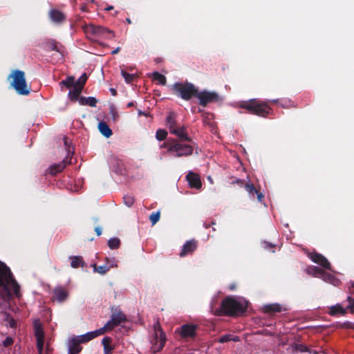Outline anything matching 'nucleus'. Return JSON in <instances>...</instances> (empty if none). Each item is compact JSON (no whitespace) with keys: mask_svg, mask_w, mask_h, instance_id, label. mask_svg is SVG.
Masks as SVG:
<instances>
[{"mask_svg":"<svg viewBox=\"0 0 354 354\" xmlns=\"http://www.w3.org/2000/svg\"><path fill=\"white\" fill-rule=\"evenodd\" d=\"M87 79H88V76H87L86 73H83L77 81L75 80V86L78 87V88H81L82 90H83Z\"/></svg>","mask_w":354,"mask_h":354,"instance_id":"e433bc0d","label":"nucleus"},{"mask_svg":"<svg viewBox=\"0 0 354 354\" xmlns=\"http://www.w3.org/2000/svg\"><path fill=\"white\" fill-rule=\"evenodd\" d=\"M231 184H237L240 187H244L245 189L248 192L250 198L252 199L255 198V195H257V198L259 201H261L264 198L263 194L260 191L257 189L252 183H245L243 180L232 178Z\"/></svg>","mask_w":354,"mask_h":354,"instance_id":"1a4fd4ad","label":"nucleus"},{"mask_svg":"<svg viewBox=\"0 0 354 354\" xmlns=\"http://www.w3.org/2000/svg\"><path fill=\"white\" fill-rule=\"evenodd\" d=\"M126 21H127V22L129 24H131L132 23V22H131V19H129V18H127V19H126Z\"/></svg>","mask_w":354,"mask_h":354,"instance_id":"69168bd1","label":"nucleus"},{"mask_svg":"<svg viewBox=\"0 0 354 354\" xmlns=\"http://www.w3.org/2000/svg\"><path fill=\"white\" fill-rule=\"evenodd\" d=\"M144 114L141 111H139V115H142Z\"/></svg>","mask_w":354,"mask_h":354,"instance_id":"774afa93","label":"nucleus"},{"mask_svg":"<svg viewBox=\"0 0 354 354\" xmlns=\"http://www.w3.org/2000/svg\"><path fill=\"white\" fill-rule=\"evenodd\" d=\"M170 133L176 136L180 142H193L192 138L188 136L186 132V127L184 125L178 126L176 129H173Z\"/></svg>","mask_w":354,"mask_h":354,"instance_id":"dca6fc26","label":"nucleus"},{"mask_svg":"<svg viewBox=\"0 0 354 354\" xmlns=\"http://www.w3.org/2000/svg\"><path fill=\"white\" fill-rule=\"evenodd\" d=\"M111 260L112 259H110L109 257H106L105 258V263H108L109 265H110L111 263Z\"/></svg>","mask_w":354,"mask_h":354,"instance_id":"680f3d73","label":"nucleus"},{"mask_svg":"<svg viewBox=\"0 0 354 354\" xmlns=\"http://www.w3.org/2000/svg\"><path fill=\"white\" fill-rule=\"evenodd\" d=\"M196 98L198 100V104L203 107H206L208 104L221 102L223 100L218 93L207 90L198 91Z\"/></svg>","mask_w":354,"mask_h":354,"instance_id":"0eeeda50","label":"nucleus"},{"mask_svg":"<svg viewBox=\"0 0 354 354\" xmlns=\"http://www.w3.org/2000/svg\"><path fill=\"white\" fill-rule=\"evenodd\" d=\"M82 344L77 338L72 339L69 342L68 353L69 354H77L82 350L80 346Z\"/></svg>","mask_w":354,"mask_h":354,"instance_id":"393cba45","label":"nucleus"},{"mask_svg":"<svg viewBox=\"0 0 354 354\" xmlns=\"http://www.w3.org/2000/svg\"><path fill=\"white\" fill-rule=\"evenodd\" d=\"M239 107L247 110L251 114L261 117H266L271 111V108L266 102L261 101L256 98L241 102L239 104Z\"/></svg>","mask_w":354,"mask_h":354,"instance_id":"7ed1b4c3","label":"nucleus"},{"mask_svg":"<svg viewBox=\"0 0 354 354\" xmlns=\"http://www.w3.org/2000/svg\"><path fill=\"white\" fill-rule=\"evenodd\" d=\"M160 212L159 211L156 212H153L149 216L150 221L153 225H155L160 220Z\"/></svg>","mask_w":354,"mask_h":354,"instance_id":"a19ab883","label":"nucleus"},{"mask_svg":"<svg viewBox=\"0 0 354 354\" xmlns=\"http://www.w3.org/2000/svg\"><path fill=\"white\" fill-rule=\"evenodd\" d=\"M311 269L314 271L315 276H317V275H322V274L324 272V271L322 269H321V268H318L317 266H313L311 268Z\"/></svg>","mask_w":354,"mask_h":354,"instance_id":"de8ad7c7","label":"nucleus"},{"mask_svg":"<svg viewBox=\"0 0 354 354\" xmlns=\"http://www.w3.org/2000/svg\"><path fill=\"white\" fill-rule=\"evenodd\" d=\"M98 129L100 132L106 138H110L113 134L112 130L104 122H100L98 124Z\"/></svg>","mask_w":354,"mask_h":354,"instance_id":"bb28decb","label":"nucleus"},{"mask_svg":"<svg viewBox=\"0 0 354 354\" xmlns=\"http://www.w3.org/2000/svg\"><path fill=\"white\" fill-rule=\"evenodd\" d=\"M308 257L312 260V261L320 265L324 268L331 270V265L330 262L322 254H319L317 252H312L308 253Z\"/></svg>","mask_w":354,"mask_h":354,"instance_id":"9b49d317","label":"nucleus"},{"mask_svg":"<svg viewBox=\"0 0 354 354\" xmlns=\"http://www.w3.org/2000/svg\"><path fill=\"white\" fill-rule=\"evenodd\" d=\"M50 20L57 24H61L66 20V15L61 10L55 8L51 9L48 12Z\"/></svg>","mask_w":354,"mask_h":354,"instance_id":"f8f14e48","label":"nucleus"},{"mask_svg":"<svg viewBox=\"0 0 354 354\" xmlns=\"http://www.w3.org/2000/svg\"><path fill=\"white\" fill-rule=\"evenodd\" d=\"M123 201L124 203L128 207H131L135 201L134 198L131 195H124Z\"/></svg>","mask_w":354,"mask_h":354,"instance_id":"79ce46f5","label":"nucleus"},{"mask_svg":"<svg viewBox=\"0 0 354 354\" xmlns=\"http://www.w3.org/2000/svg\"><path fill=\"white\" fill-rule=\"evenodd\" d=\"M8 78L12 79L10 85L15 88L17 93L22 95H28L30 93V88L28 87L24 71L15 70L9 75Z\"/></svg>","mask_w":354,"mask_h":354,"instance_id":"39448f33","label":"nucleus"},{"mask_svg":"<svg viewBox=\"0 0 354 354\" xmlns=\"http://www.w3.org/2000/svg\"><path fill=\"white\" fill-rule=\"evenodd\" d=\"M166 126L171 133L173 129H176L178 125L176 121V114L174 112H169L166 118Z\"/></svg>","mask_w":354,"mask_h":354,"instance_id":"b1692460","label":"nucleus"},{"mask_svg":"<svg viewBox=\"0 0 354 354\" xmlns=\"http://www.w3.org/2000/svg\"><path fill=\"white\" fill-rule=\"evenodd\" d=\"M86 33L91 36L103 37L104 38H109L110 36H113V31L100 26H95L90 24L86 28Z\"/></svg>","mask_w":354,"mask_h":354,"instance_id":"9d476101","label":"nucleus"},{"mask_svg":"<svg viewBox=\"0 0 354 354\" xmlns=\"http://www.w3.org/2000/svg\"><path fill=\"white\" fill-rule=\"evenodd\" d=\"M117 324H115V322H111V319L106 322V324L102 327L99 328V332L101 335L104 334L106 331L111 330L113 328H114L115 326H117Z\"/></svg>","mask_w":354,"mask_h":354,"instance_id":"c9c22d12","label":"nucleus"},{"mask_svg":"<svg viewBox=\"0 0 354 354\" xmlns=\"http://www.w3.org/2000/svg\"><path fill=\"white\" fill-rule=\"evenodd\" d=\"M198 242L194 239H192L185 242L183 246V249L179 255L181 257L192 254L197 248Z\"/></svg>","mask_w":354,"mask_h":354,"instance_id":"ddd939ff","label":"nucleus"},{"mask_svg":"<svg viewBox=\"0 0 354 354\" xmlns=\"http://www.w3.org/2000/svg\"><path fill=\"white\" fill-rule=\"evenodd\" d=\"M196 326L194 324H184L180 327V333L182 337H194L196 336Z\"/></svg>","mask_w":354,"mask_h":354,"instance_id":"a211bd4d","label":"nucleus"},{"mask_svg":"<svg viewBox=\"0 0 354 354\" xmlns=\"http://www.w3.org/2000/svg\"><path fill=\"white\" fill-rule=\"evenodd\" d=\"M113 9V6H109L106 10H111Z\"/></svg>","mask_w":354,"mask_h":354,"instance_id":"338daca9","label":"nucleus"},{"mask_svg":"<svg viewBox=\"0 0 354 354\" xmlns=\"http://www.w3.org/2000/svg\"><path fill=\"white\" fill-rule=\"evenodd\" d=\"M152 78L153 80L158 81V83L161 85H165L167 83L166 77L158 71H155L153 73Z\"/></svg>","mask_w":354,"mask_h":354,"instance_id":"f704fd0d","label":"nucleus"},{"mask_svg":"<svg viewBox=\"0 0 354 354\" xmlns=\"http://www.w3.org/2000/svg\"><path fill=\"white\" fill-rule=\"evenodd\" d=\"M41 337L43 338H44V332L42 330V329L39 327H37L35 330V337H36V339H37L38 337Z\"/></svg>","mask_w":354,"mask_h":354,"instance_id":"8fccbe9b","label":"nucleus"},{"mask_svg":"<svg viewBox=\"0 0 354 354\" xmlns=\"http://www.w3.org/2000/svg\"><path fill=\"white\" fill-rule=\"evenodd\" d=\"M193 147L189 144H183V142L174 140V144L169 147V152L173 153L175 157L188 156L193 153Z\"/></svg>","mask_w":354,"mask_h":354,"instance_id":"6e6552de","label":"nucleus"},{"mask_svg":"<svg viewBox=\"0 0 354 354\" xmlns=\"http://www.w3.org/2000/svg\"><path fill=\"white\" fill-rule=\"evenodd\" d=\"M54 299L59 303H63L68 297V292L64 287L57 286L53 290Z\"/></svg>","mask_w":354,"mask_h":354,"instance_id":"4468645a","label":"nucleus"},{"mask_svg":"<svg viewBox=\"0 0 354 354\" xmlns=\"http://www.w3.org/2000/svg\"><path fill=\"white\" fill-rule=\"evenodd\" d=\"M44 344V338L41 336L37 339V348L39 354L42 353Z\"/></svg>","mask_w":354,"mask_h":354,"instance_id":"c03bdc74","label":"nucleus"},{"mask_svg":"<svg viewBox=\"0 0 354 354\" xmlns=\"http://www.w3.org/2000/svg\"><path fill=\"white\" fill-rule=\"evenodd\" d=\"M64 142L65 147L66 148V150L68 151V157L71 153V154L73 153V151H71V143L68 141V138L66 137L64 138Z\"/></svg>","mask_w":354,"mask_h":354,"instance_id":"49530a36","label":"nucleus"},{"mask_svg":"<svg viewBox=\"0 0 354 354\" xmlns=\"http://www.w3.org/2000/svg\"><path fill=\"white\" fill-rule=\"evenodd\" d=\"M347 299L349 303L347 306V308L348 310H350L351 312H353L354 308V299H352L351 297H348Z\"/></svg>","mask_w":354,"mask_h":354,"instance_id":"09e8293b","label":"nucleus"},{"mask_svg":"<svg viewBox=\"0 0 354 354\" xmlns=\"http://www.w3.org/2000/svg\"><path fill=\"white\" fill-rule=\"evenodd\" d=\"M82 90L78 87H73L72 90H71L68 93V96L71 101L75 102L79 100L80 95L81 94Z\"/></svg>","mask_w":354,"mask_h":354,"instance_id":"473e14b6","label":"nucleus"},{"mask_svg":"<svg viewBox=\"0 0 354 354\" xmlns=\"http://www.w3.org/2000/svg\"><path fill=\"white\" fill-rule=\"evenodd\" d=\"M322 277L324 279V280L325 281H330L332 279L334 278V276L331 274H328V273H326V272H324V274H322Z\"/></svg>","mask_w":354,"mask_h":354,"instance_id":"5fc2aeb1","label":"nucleus"},{"mask_svg":"<svg viewBox=\"0 0 354 354\" xmlns=\"http://www.w3.org/2000/svg\"><path fill=\"white\" fill-rule=\"evenodd\" d=\"M134 106V102H130L127 105V107H131V106Z\"/></svg>","mask_w":354,"mask_h":354,"instance_id":"0e129e2a","label":"nucleus"},{"mask_svg":"<svg viewBox=\"0 0 354 354\" xmlns=\"http://www.w3.org/2000/svg\"><path fill=\"white\" fill-rule=\"evenodd\" d=\"M108 245L110 249H118L120 245V240L118 238H111L108 241Z\"/></svg>","mask_w":354,"mask_h":354,"instance_id":"58836bf2","label":"nucleus"},{"mask_svg":"<svg viewBox=\"0 0 354 354\" xmlns=\"http://www.w3.org/2000/svg\"><path fill=\"white\" fill-rule=\"evenodd\" d=\"M110 113H111L113 120L115 121L118 119L119 115L115 109H111L110 111Z\"/></svg>","mask_w":354,"mask_h":354,"instance_id":"603ef678","label":"nucleus"},{"mask_svg":"<svg viewBox=\"0 0 354 354\" xmlns=\"http://www.w3.org/2000/svg\"><path fill=\"white\" fill-rule=\"evenodd\" d=\"M79 102L81 105H88L91 107H95L97 100L94 97H84L82 96L79 99Z\"/></svg>","mask_w":354,"mask_h":354,"instance_id":"cd10ccee","label":"nucleus"},{"mask_svg":"<svg viewBox=\"0 0 354 354\" xmlns=\"http://www.w3.org/2000/svg\"><path fill=\"white\" fill-rule=\"evenodd\" d=\"M45 49L48 51L55 50L64 56V47L55 39H48L45 43Z\"/></svg>","mask_w":354,"mask_h":354,"instance_id":"2eb2a0df","label":"nucleus"},{"mask_svg":"<svg viewBox=\"0 0 354 354\" xmlns=\"http://www.w3.org/2000/svg\"><path fill=\"white\" fill-rule=\"evenodd\" d=\"M95 232L97 236H100L102 234V228L100 227H96Z\"/></svg>","mask_w":354,"mask_h":354,"instance_id":"6e6d98bb","label":"nucleus"},{"mask_svg":"<svg viewBox=\"0 0 354 354\" xmlns=\"http://www.w3.org/2000/svg\"><path fill=\"white\" fill-rule=\"evenodd\" d=\"M153 337L151 340V349L153 353L158 352L162 349L166 342V335L163 332L159 322L153 325Z\"/></svg>","mask_w":354,"mask_h":354,"instance_id":"423d86ee","label":"nucleus"},{"mask_svg":"<svg viewBox=\"0 0 354 354\" xmlns=\"http://www.w3.org/2000/svg\"><path fill=\"white\" fill-rule=\"evenodd\" d=\"M215 224H216V223H215V222H213V221H212V222H211V223H207V222H205V223H204V227H205V228H209V227H210V226H211V225H215Z\"/></svg>","mask_w":354,"mask_h":354,"instance_id":"4d7b16f0","label":"nucleus"},{"mask_svg":"<svg viewBox=\"0 0 354 354\" xmlns=\"http://www.w3.org/2000/svg\"><path fill=\"white\" fill-rule=\"evenodd\" d=\"M246 308L245 301L227 296L222 300L221 306L214 310L212 308V311L217 316H236L243 313Z\"/></svg>","mask_w":354,"mask_h":354,"instance_id":"f03ea898","label":"nucleus"},{"mask_svg":"<svg viewBox=\"0 0 354 354\" xmlns=\"http://www.w3.org/2000/svg\"><path fill=\"white\" fill-rule=\"evenodd\" d=\"M0 288H2L1 296L4 300H8L12 297V292L16 297H19V286L15 279L9 267L0 261Z\"/></svg>","mask_w":354,"mask_h":354,"instance_id":"f257e3e1","label":"nucleus"},{"mask_svg":"<svg viewBox=\"0 0 354 354\" xmlns=\"http://www.w3.org/2000/svg\"><path fill=\"white\" fill-rule=\"evenodd\" d=\"M121 75L124 77L125 82L128 84L132 82L136 77L135 75L130 74L123 69L121 70Z\"/></svg>","mask_w":354,"mask_h":354,"instance_id":"ea45409f","label":"nucleus"},{"mask_svg":"<svg viewBox=\"0 0 354 354\" xmlns=\"http://www.w3.org/2000/svg\"><path fill=\"white\" fill-rule=\"evenodd\" d=\"M347 307L343 308L340 304H336L329 307L328 314L333 317L343 316L346 314Z\"/></svg>","mask_w":354,"mask_h":354,"instance_id":"5701e85b","label":"nucleus"},{"mask_svg":"<svg viewBox=\"0 0 354 354\" xmlns=\"http://www.w3.org/2000/svg\"><path fill=\"white\" fill-rule=\"evenodd\" d=\"M229 289L230 290H234L236 289V285L235 284H231L230 286H229Z\"/></svg>","mask_w":354,"mask_h":354,"instance_id":"e2e57ef3","label":"nucleus"},{"mask_svg":"<svg viewBox=\"0 0 354 354\" xmlns=\"http://www.w3.org/2000/svg\"><path fill=\"white\" fill-rule=\"evenodd\" d=\"M112 338L110 337H104L102 340V344L104 347V354H111V351L113 348L111 346Z\"/></svg>","mask_w":354,"mask_h":354,"instance_id":"c756f323","label":"nucleus"},{"mask_svg":"<svg viewBox=\"0 0 354 354\" xmlns=\"http://www.w3.org/2000/svg\"><path fill=\"white\" fill-rule=\"evenodd\" d=\"M5 321L6 322L7 324L9 325L10 328H15L17 326L16 321L15 319L9 314L6 315V317Z\"/></svg>","mask_w":354,"mask_h":354,"instance_id":"37998d69","label":"nucleus"},{"mask_svg":"<svg viewBox=\"0 0 354 354\" xmlns=\"http://www.w3.org/2000/svg\"><path fill=\"white\" fill-rule=\"evenodd\" d=\"M100 335L101 334L100 333L99 330L97 329L94 331H91L84 335H80L77 337V339L82 344L86 343Z\"/></svg>","mask_w":354,"mask_h":354,"instance_id":"a878e982","label":"nucleus"},{"mask_svg":"<svg viewBox=\"0 0 354 354\" xmlns=\"http://www.w3.org/2000/svg\"><path fill=\"white\" fill-rule=\"evenodd\" d=\"M167 131L163 129H158L156 133V138L159 141H163L167 138Z\"/></svg>","mask_w":354,"mask_h":354,"instance_id":"4c0bfd02","label":"nucleus"},{"mask_svg":"<svg viewBox=\"0 0 354 354\" xmlns=\"http://www.w3.org/2000/svg\"><path fill=\"white\" fill-rule=\"evenodd\" d=\"M285 310L283 307L279 304H270L263 306V310L265 313L269 315H274L276 313H280Z\"/></svg>","mask_w":354,"mask_h":354,"instance_id":"4be33fe9","label":"nucleus"},{"mask_svg":"<svg viewBox=\"0 0 354 354\" xmlns=\"http://www.w3.org/2000/svg\"><path fill=\"white\" fill-rule=\"evenodd\" d=\"M186 179L189 183L190 187L195 189H200L202 187V183L198 174L192 171H189L187 176Z\"/></svg>","mask_w":354,"mask_h":354,"instance_id":"f3484780","label":"nucleus"},{"mask_svg":"<svg viewBox=\"0 0 354 354\" xmlns=\"http://www.w3.org/2000/svg\"><path fill=\"white\" fill-rule=\"evenodd\" d=\"M115 267H117V263L115 258H112L111 263L110 265L108 263H105L103 266L93 265L94 271L100 274H105L111 268Z\"/></svg>","mask_w":354,"mask_h":354,"instance_id":"6ab92c4d","label":"nucleus"},{"mask_svg":"<svg viewBox=\"0 0 354 354\" xmlns=\"http://www.w3.org/2000/svg\"><path fill=\"white\" fill-rule=\"evenodd\" d=\"M263 244L264 248L266 250H271L272 248H274L276 246L275 245H274L271 243H268V241H264L263 243Z\"/></svg>","mask_w":354,"mask_h":354,"instance_id":"864d4df0","label":"nucleus"},{"mask_svg":"<svg viewBox=\"0 0 354 354\" xmlns=\"http://www.w3.org/2000/svg\"><path fill=\"white\" fill-rule=\"evenodd\" d=\"M81 10L84 12H86L87 11V6L86 4H83L82 6H81Z\"/></svg>","mask_w":354,"mask_h":354,"instance_id":"052dcab7","label":"nucleus"},{"mask_svg":"<svg viewBox=\"0 0 354 354\" xmlns=\"http://www.w3.org/2000/svg\"><path fill=\"white\" fill-rule=\"evenodd\" d=\"M111 322H115L118 326L127 320L126 315L120 310L117 313H113L111 315Z\"/></svg>","mask_w":354,"mask_h":354,"instance_id":"c85d7f7f","label":"nucleus"},{"mask_svg":"<svg viewBox=\"0 0 354 354\" xmlns=\"http://www.w3.org/2000/svg\"><path fill=\"white\" fill-rule=\"evenodd\" d=\"M292 354H317L315 351L308 348L306 346L300 344H295L292 346Z\"/></svg>","mask_w":354,"mask_h":354,"instance_id":"aec40b11","label":"nucleus"},{"mask_svg":"<svg viewBox=\"0 0 354 354\" xmlns=\"http://www.w3.org/2000/svg\"><path fill=\"white\" fill-rule=\"evenodd\" d=\"M61 86H64L67 88L75 87V77L73 76H68L65 80H63L59 82Z\"/></svg>","mask_w":354,"mask_h":354,"instance_id":"72a5a7b5","label":"nucleus"},{"mask_svg":"<svg viewBox=\"0 0 354 354\" xmlns=\"http://www.w3.org/2000/svg\"><path fill=\"white\" fill-rule=\"evenodd\" d=\"M14 343V339L11 337H7L2 342V345L7 348L10 346Z\"/></svg>","mask_w":354,"mask_h":354,"instance_id":"a18cd8bd","label":"nucleus"},{"mask_svg":"<svg viewBox=\"0 0 354 354\" xmlns=\"http://www.w3.org/2000/svg\"><path fill=\"white\" fill-rule=\"evenodd\" d=\"M171 91L178 97L189 101L192 97H196L198 88L188 82H176L171 86Z\"/></svg>","mask_w":354,"mask_h":354,"instance_id":"20e7f679","label":"nucleus"},{"mask_svg":"<svg viewBox=\"0 0 354 354\" xmlns=\"http://www.w3.org/2000/svg\"><path fill=\"white\" fill-rule=\"evenodd\" d=\"M174 139L169 140H168L167 142H164L162 145H161V147H165V148H167V151H169V147L170 146H171V145L174 144Z\"/></svg>","mask_w":354,"mask_h":354,"instance_id":"3c124183","label":"nucleus"},{"mask_svg":"<svg viewBox=\"0 0 354 354\" xmlns=\"http://www.w3.org/2000/svg\"><path fill=\"white\" fill-rule=\"evenodd\" d=\"M70 162H68L66 159L62 160L61 162L53 164L50 166L48 169V171L51 175L54 176L57 174L61 172L66 166V165L69 164Z\"/></svg>","mask_w":354,"mask_h":354,"instance_id":"412c9836","label":"nucleus"},{"mask_svg":"<svg viewBox=\"0 0 354 354\" xmlns=\"http://www.w3.org/2000/svg\"><path fill=\"white\" fill-rule=\"evenodd\" d=\"M109 91H110V92H111V95L113 96H116L117 95V91H116V89H115L113 88H111L109 89Z\"/></svg>","mask_w":354,"mask_h":354,"instance_id":"13d9d810","label":"nucleus"},{"mask_svg":"<svg viewBox=\"0 0 354 354\" xmlns=\"http://www.w3.org/2000/svg\"><path fill=\"white\" fill-rule=\"evenodd\" d=\"M70 259L71 260V266L73 268L84 267L85 265V262L81 256H71Z\"/></svg>","mask_w":354,"mask_h":354,"instance_id":"7c9ffc66","label":"nucleus"},{"mask_svg":"<svg viewBox=\"0 0 354 354\" xmlns=\"http://www.w3.org/2000/svg\"><path fill=\"white\" fill-rule=\"evenodd\" d=\"M230 341H233L234 342H237L240 341V338L239 336H236V335H233L231 334H225V335L221 336L218 339V342L221 344L228 342Z\"/></svg>","mask_w":354,"mask_h":354,"instance_id":"2f4dec72","label":"nucleus"},{"mask_svg":"<svg viewBox=\"0 0 354 354\" xmlns=\"http://www.w3.org/2000/svg\"><path fill=\"white\" fill-rule=\"evenodd\" d=\"M120 50V48L118 47L115 50H113L111 53H112V55H115V54L118 53Z\"/></svg>","mask_w":354,"mask_h":354,"instance_id":"bf43d9fd","label":"nucleus"}]
</instances>
